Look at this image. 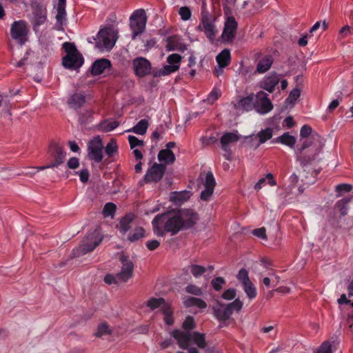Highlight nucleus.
Instances as JSON below:
<instances>
[{"label": "nucleus", "mask_w": 353, "mask_h": 353, "mask_svg": "<svg viewBox=\"0 0 353 353\" xmlns=\"http://www.w3.org/2000/svg\"><path fill=\"white\" fill-rule=\"evenodd\" d=\"M199 219L198 214L190 209L176 214L170 212L159 214L152 221L154 233L157 236H163L165 233L176 235L181 230L192 228Z\"/></svg>", "instance_id": "f257e3e1"}, {"label": "nucleus", "mask_w": 353, "mask_h": 353, "mask_svg": "<svg viewBox=\"0 0 353 353\" xmlns=\"http://www.w3.org/2000/svg\"><path fill=\"white\" fill-rule=\"evenodd\" d=\"M96 41L95 46L101 51H110L114 46L118 39V30L112 26H107L101 29L97 37H93Z\"/></svg>", "instance_id": "f03ea898"}, {"label": "nucleus", "mask_w": 353, "mask_h": 353, "mask_svg": "<svg viewBox=\"0 0 353 353\" xmlns=\"http://www.w3.org/2000/svg\"><path fill=\"white\" fill-rule=\"evenodd\" d=\"M147 23V16L143 9H138L133 12L130 17V26L132 30V39L144 32Z\"/></svg>", "instance_id": "7ed1b4c3"}, {"label": "nucleus", "mask_w": 353, "mask_h": 353, "mask_svg": "<svg viewBox=\"0 0 353 353\" xmlns=\"http://www.w3.org/2000/svg\"><path fill=\"white\" fill-rule=\"evenodd\" d=\"M29 28L28 23L24 20L14 21L10 27V36L21 46L28 41Z\"/></svg>", "instance_id": "20e7f679"}, {"label": "nucleus", "mask_w": 353, "mask_h": 353, "mask_svg": "<svg viewBox=\"0 0 353 353\" xmlns=\"http://www.w3.org/2000/svg\"><path fill=\"white\" fill-rule=\"evenodd\" d=\"M104 146L99 136L94 137L88 143V157L95 163H101L103 159Z\"/></svg>", "instance_id": "39448f33"}, {"label": "nucleus", "mask_w": 353, "mask_h": 353, "mask_svg": "<svg viewBox=\"0 0 353 353\" xmlns=\"http://www.w3.org/2000/svg\"><path fill=\"white\" fill-rule=\"evenodd\" d=\"M101 240V238L96 231L90 233L77 250L78 254L74 253V254L79 256L80 254L84 255L93 251L99 245Z\"/></svg>", "instance_id": "423d86ee"}, {"label": "nucleus", "mask_w": 353, "mask_h": 353, "mask_svg": "<svg viewBox=\"0 0 353 353\" xmlns=\"http://www.w3.org/2000/svg\"><path fill=\"white\" fill-rule=\"evenodd\" d=\"M132 67L134 74L139 77L143 78L151 73L152 65L146 58L139 57L132 61Z\"/></svg>", "instance_id": "0eeeda50"}, {"label": "nucleus", "mask_w": 353, "mask_h": 353, "mask_svg": "<svg viewBox=\"0 0 353 353\" xmlns=\"http://www.w3.org/2000/svg\"><path fill=\"white\" fill-rule=\"evenodd\" d=\"M201 20L205 36L212 41L216 35L215 26L213 23L211 14L205 9L204 4L202 6Z\"/></svg>", "instance_id": "6e6552de"}, {"label": "nucleus", "mask_w": 353, "mask_h": 353, "mask_svg": "<svg viewBox=\"0 0 353 353\" xmlns=\"http://www.w3.org/2000/svg\"><path fill=\"white\" fill-rule=\"evenodd\" d=\"M48 153L54 158V162L46 167L41 168V170L49 168L57 167L63 163L66 153L63 151L61 145L57 143H51L49 146Z\"/></svg>", "instance_id": "1a4fd4ad"}, {"label": "nucleus", "mask_w": 353, "mask_h": 353, "mask_svg": "<svg viewBox=\"0 0 353 353\" xmlns=\"http://www.w3.org/2000/svg\"><path fill=\"white\" fill-rule=\"evenodd\" d=\"M268 96L263 91H259L256 94L255 110L261 114H267L273 109V104Z\"/></svg>", "instance_id": "9d476101"}, {"label": "nucleus", "mask_w": 353, "mask_h": 353, "mask_svg": "<svg viewBox=\"0 0 353 353\" xmlns=\"http://www.w3.org/2000/svg\"><path fill=\"white\" fill-rule=\"evenodd\" d=\"M165 170L166 165L165 164L154 163L153 165L148 170L144 177L145 181L146 183L159 181L163 178Z\"/></svg>", "instance_id": "9b49d317"}, {"label": "nucleus", "mask_w": 353, "mask_h": 353, "mask_svg": "<svg viewBox=\"0 0 353 353\" xmlns=\"http://www.w3.org/2000/svg\"><path fill=\"white\" fill-rule=\"evenodd\" d=\"M240 139V136L234 132H226L220 139L222 150L225 152L224 157L226 159L230 160L231 158L232 151L230 145L237 142Z\"/></svg>", "instance_id": "f8f14e48"}, {"label": "nucleus", "mask_w": 353, "mask_h": 353, "mask_svg": "<svg viewBox=\"0 0 353 353\" xmlns=\"http://www.w3.org/2000/svg\"><path fill=\"white\" fill-rule=\"evenodd\" d=\"M122 263L121 270L117 274V277L121 281H127L132 275L134 264L127 256L121 257Z\"/></svg>", "instance_id": "ddd939ff"}, {"label": "nucleus", "mask_w": 353, "mask_h": 353, "mask_svg": "<svg viewBox=\"0 0 353 353\" xmlns=\"http://www.w3.org/2000/svg\"><path fill=\"white\" fill-rule=\"evenodd\" d=\"M33 18L32 21L33 30L37 32L39 28L44 24L47 20V10L41 6H37L32 12Z\"/></svg>", "instance_id": "4468645a"}, {"label": "nucleus", "mask_w": 353, "mask_h": 353, "mask_svg": "<svg viewBox=\"0 0 353 353\" xmlns=\"http://www.w3.org/2000/svg\"><path fill=\"white\" fill-rule=\"evenodd\" d=\"M112 68L111 61L105 58L96 60L92 65L91 73L92 76H98L109 71Z\"/></svg>", "instance_id": "2eb2a0df"}, {"label": "nucleus", "mask_w": 353, "mask_h": 353, "mask_svg": "<svg viewBox=\"0 0 353 353\" xmlns=\"http://www.w3.org/2000/svg\"><path fill=\"white\" fill-rule=\"evenodd\" d=\"M83 63V58L79 53L67 54L63 58V65L66 68L77 69Z\"/></svg>", "instance_id": "dca6fc26"}, {"label": "nucleus", "mask_w": 353, "mask_h": 353, "mask_svg": "<svg viewBox=\"0 0 353 353\" xmlns=\"http://www.w3.org/2000/svg\"><path fill=\"white\" fill-rule=\"evenodd\" d=\"M279 81L280 74L276 72H272L264 77L261 81V87L268 92L272 93Z\"/></svg>", "instance_id": "f3484780"}, {"label": "nucleus", "mask_w": 353, "mask_h": 353, "mask_svg": "<svg viewBox=\"0 0 353 353\" xmlns=\"http://www.w3.org/2000/svg\"><path fill=\"white\" fill-rule=\"evenodd\" d=\"M172 336L176 340L179 346L181 349L186 350L188 348L192 340L191 333L183 332L180 330H174L172 332Z\"/></svg>", "instance_id": "a211bd4d"}, {"label": "nucleus", "mask_w": 353, "mask_h": 353, "mask_svg": "<svg viewBox=\"0 0 353 353\" xmlns=\"http://www.w3.org/2000/svg\"><path fill=\"white\" fill-rule=\"evenodd\" d=\"M213 309L215 316L221 321H225L232 316L231 310L229 309L228 305L221 301H217L216 305L214 306Z\"/></svg>", "instance_id": "6ab92c4d"}, {"label": "nucleus", "mask_w": 353, "mask_h": 353, "mask_svg": "<svg viewBox=\"0 0 353 353\" xmlns=\"http://www.w3.org/2000/svg\"><path fill=\"white\" fill-rule=\"evenodd\" d=\"M237 23L235 19L233 17H228L225 23L222 37L227 41L232 40L234 38Z\"/></svg>", "instance_id": "aec40b11"}, {"label": "nucleus", "mask_w": 353, "mask_h": 353, "mask_svg": "<svg viewBox=\"0 0 353 353\" xmlns=\"http://www.w3.org/2000/svg\"><path fill=\"white\" fill-rule=\"evenodd\" d=\"M273 61L274 59L271 54L264 56L259 61L256 72L260 74L266 72L271 68Z\"/></svg>", "instance_id": "412c9836"}, {"label": "nucleus", "mask_w": 353, "mask_h": 353, "mask_svg": "<svg viewBox=\"0 0 353 353\" xmlns=\"http://www.w3.org/2000/svg\"><path fill=\"white\" fill-rule=\"evenodd\" d=\"M256 94H250V95L243 97L239 101V105L244 110L250 111L253 108L255 109Z\"/></svg>", "instance_id": "4be33fe9"}, {"label": "nucleus", "mask_w": 353, "mask_h": 353, "mask_svg": "<svg viewBox=\"0 0 353 353\" xmlns=\"http://www.w3.org/2000/svg\"><path fill=\"white\" fill-rule=\"evenodd\" d=\"M158 160L160 162H163V164L172 163L175 161V155L171 150L163 149L161 150L158 154Z\"/></svg>", "instance_id": "5701e85b"}, {"label": "nucleus", "mask_w": 353, "mask_h": 353, "mask_svg": "<svg viewBox=\"0 0 353 353\" xmlns=\"http://www.w3.org/2000/svg\"><path fill=\"white\" fill-rule=\"evenodd\" d=\"M231 55L228 49L223 50L216 57V61L221 68L227 67L230 63Z\"/></svg>", "instance_id": "b1692460"}, {"label": "nucleus", "mask_w": 353, "mask_h": 353, "mask_svg": "<svg viewBox=\"0 0 353 353\" xmlns=\"http://www.w3.org/2000/svg\"><path fill=\"white\" fill-rule=\"evenodd\" d=\"M66 0H58L57 6V15L56 19L57 23L62 25L63 21L65 19L66 11H65Z\"/></svg>", "instance_id": "393cba45"}, {"label": "nucleus", "mask_w": 353, "mask_h": 353, "mask_svg": "<svg viewBox=\"0 0 353 353\" xmlns=\"http://www.w3.org/2000/svg\"><path fill=\"white\" fill-rule=\"evenodd\" d=\"M190 192L189 191L174 192L170 196V201L175 204L180 205L190 199Z\"/></svg>", "instance_id": "a878e982"}, {"label": "nucleus", "mask_w": 353, "mask_h": 353, "mask_svg": "<svg viewBox=\"0 0 353 353\" xmlns=\"http://www.w3.org/2000/svg\"><path fill=\"white\" fill-rule=\"evenodd\" d=\"M134 218L132 214H128L121 219L119 223L120 232L125 234L131 228Z\"/></svg>", "instance_id": "bb28decb"}, {"label": "nucleus", "mask_w": 353, "mask_h": 353, "mask_svg": "<svg viewBox=\"0 0 353 353\" xmlns=\"http://www.w3.org/2000/svg\"><path fill=\"white\" fill-rule=\"evenodd\" d=\"M351 201L350 196H346L339 200L335 204V209L340 212L341 216H345L348 212V204Z\"/></svg>", "instance_id": "cd10ccee"}, {"label": "nucleus", "mask_w": 353, "mask_h": 353, "mask_svg": "<svg viewBox=\"0 0 353 353\" xmlns=\"http://www.w3.org/2000/svg\"><path fill=\"white\" fill-rule=\"evenodd\" d=\"M273 143L280 142L283 145H288L289 147H294L296 143V139L294 137L290 135L288 132H285L281 136L277 137L274 141Z\"/></svg>", "instance_id": "c85d7f7f"}, {"label": "nucleus", "mask_w": 353, "mask_h": 353, "mask_svg": "<svg viewBox=\"0 0 353 353\" xmlns=\"http://www.w3.org/2000/svg\"><path fill=\"white\" fill-rule=\"evenodd\" d=\"M85 97L81 94H74L69 99V104L74 109L81 108L85 103Z\"/></svg>", "instance_id": "c756f323"}, {"label": "nucleus", "mask_w": 353, "mask_h": 353, "mask_svg": "<svg viewBox=\"0 0 353 353\" xmlns=\"http://www.w3.org/2000/svg\"><path fill=\"white\" fill-rule=\"evenodd\" d=\"M148 128V122L146 119L140 120L137 125L133 127L129 132H133L134 133L139 135H143L145 134Z\"/></svg>", "instance_id": "7c9ffc66"}, {"label": "nucleus", "mask_w": 353, "mask_h": 353, "mask_svg": "<svg viewBox=\"0 0 353 353\" xmlns=\"http://www.w3.org/2000/svg\"><path fill=\"white\" fill-rule=\"evenodd\" d=\"M163 305H169V304L165 302L163 298H151L147 303V306L149 307L151 310H155L157 308L161 307V312H163Z\"/></svg>", "instance_id": "2f4dec72"}, {"label": "nucleus", "mask_w": 353, "mask_h": 353, "mask_svg": "<svg viewBox=\"0 0 353 353\" xmlns=\"http://www.w3.org/2000/svg\"><path fill=\"white\" fill-rule=\"evenodd\" d=\"M192 340L201 349H204L207 345L204 334L194 332L192 334Z\"/></svg>", "instance_id": "473e14b6"}, {"label": "nucleus", "mask_w": 353, "mask_h": 353, "mask_svg": "<svg viewBox=\"0 0 353 353\" xmlns=\"http://www.w3.org/2000/svg\"><path fill=\"white\" fill-rule=\"evenodd\" d=\"M242 286L247 296L250 300H252L256 298L257 295L256 289L251 281L245 284H243Z\"/></svg>", "instance_id": "72a5a7b5"}, {"label": "nucleus", "mask_w": 353, "mask_h": 353, "mask_svg": "<svg viewBox=\"0 0 353 353\" xmlns=\"http://www.w3.org/2000/svg\"><path fill=\"white\" fill-rule=\"evenodd\" d=\"M200 178L201 179L205 188L214 189L216 181L211 171H209L205 174L204 179L202 178V174L200 175Z\"/></svg>", "instance_id": "f704fd0d"}, {"label": "nucleus", "mask_w": 353, "mask_h": 353, "mask_svg": "<svg viewBox=\"0 0 353 353\" xmlns=\"http://www.w3.org/2000/svg\"><path fill=\"white\" fill-rule=\"evenodd\" d=\"M259 139V145L264 143L268 140L270 139L273 136L272 129L267 128L264 130H261L256 135Z\"/></svg>", "instance_id": "c9c22d12"}, {"label": "nucleus", "mask_w": 353, "mask_h": 353, "mask_svg": "<svg viewBox=\"0 0 353 353\" xmlns=\"http://www.w3.org/2000/svg\"><path fill=\"white\" fill-rule=\"evenodd\" d=\"M162 313L164 315L163 320L165 323L168 325H172L174 324V319H173V310L171 306L169 305H163V312Z\"/></svg>", "instance_id": "e433bc0d"}, {"label": "nucleus", "mask_w": 353, "mask_h": 353, "mask_svg": "<svg viewBox=\"0 0 353 353\" xmlns=\"http://www.w3.org/2000/svg\"><path fill=\"white\" fill-rule=\"evenodd\" d=\"M145 230L141 227H137L134 229L133 232L129 234L128 239L130 242H135L144 236Z\"/></svg>", "instance_id": "4c0bfd02"}, {"label": "nucleus", "mask_w": 353, "mask_h": 353, "mask_svg": "<svg viewBox=\"0 0 353 353\" xmlns=\"http://www.w3.org/2000/svg\"><path fill=\"white\" fill-rule=\"evenodd\" d=\"M103 149L108 157H112L118 151V146L116 141L113 139H111Z\"/></svg>", "instance_id": "58836bf2"}, {"label": "nucleus", "mask_w": 353, "mask_h": 353, "mask_svg": "<svg viewBox=\"0 0 353 353\" xmlns=\"http://www.w3.org/2000/svg\"><path fill=\"white\" fill-rule=\"evenodd\" d=\"M190 272L195 278H199L203 275L206 271L207 268L199 265H191L190 266Z\"/></svg>", "instance_id": "ea45409f"}, {"label": "nucleus", "mask_w": 353, "mask_h": 353, "mask_svg": "<svg viewBox=\"0 0 353 353\" xmlns=\"http://www.w3.org/2000/svg\"><path fill=\"white\" fill-rule=\"evenodd\" d=\"M117 210V206L114 203H107L103 209V214L104 217L113 216Z\"/></svg>", "instance_id": "a19ab883"}, {"label": "nucleus", "mask_w": 353, "mask_h": 353, "mask_svg": "<svg viewBox=\"0 0 353 353\" xmlns=\"http://www.w3.org/2000/svg\"><path fill=\"white\" fill-rule=\"evenodd\" d=\"M111 330L106 323H101L98 325L97 331L94 333L97 337H101L102 336L110 334Z\"/></svg>", "instance_id": "79ce46f5"}, {"label": "nucleus", "mask_w": 353, "mask_h": 353, "mask_svg": "<svg viewBox=\"0 0 353 353\" xmlns=\"http://www.w3.org/2000/svg\"><path fill=\"white\" fill-rule=\"evenodd\" d=\"M181 59L182 57L180 54L174 53L170 54L167 57V62L170 65H177L179 68Z\"/></svg>", "instance_id": "37998d69"}, {"label": "nucleus", "mask_w": 353, "mask_h": 353, "mask_svg": "<svg viewBox=\"0 0 353 353\" xmlns=\"http://www.w3.org/2000/svg\"><path fill=\"white\" fill-rule=\"evenodd\" d=\"M301 95V91L298 88L293 89L288 98L286 99V102L290 104H294L296 100L299 99V97Z\"/></svg>", "instance_id": "c03bdc74"}, {"label": "nucleus", "mask_w": 353, "mask_h": 353, "mask_svg": "<svg viewBox=\"0 0 353 353\" xmlns=\"http://www.w3.org/2000/svg\"><path fill=\"white\" fill-rule=\"evenodd\" d=\"M236 278L238 281L241 283V285L250 281V279L248 276V272L245 268H241L239 271Z\"/></svg>", "instance_id": "a18cd8bd"}, {"label": "nucleus", "mask_w": 353, "mask_h": 353, "mask_svg": "<svg viewBox=\"0 0 353 353\" xmlns=\"http://www.w3.org/2000/svg\"><path fill=\"white\" fill-rule=\"evenodd\" d=\"M225 283V280L221 276H218L212 280L211 284L215 291H220L223 285Z\"/></svg>", "instance_id": "49530a36"}, {"label": "nucleus", "mask_w": 353, "mask_h": 353, "mask_svg": "<svg viewBox=\"0 0 353 353\" xmlns=\"http://www.w3.org/2000/svg\"><path fill=\"white\" fill-rule=\"evenodd\" d=\"M182 326L183 328L185 330V332H190V330H193L195 327L194 318L191 316H187L184 322L183 323Z\"/></svg>", "instance_id": "de8ad7c7"}, {"label": "nucleus", "mask_w": 353, "mask_h": 353, "mask_svg": "<svg viewBox=\"0 0 353 353\" xmlns=\"http://www.w3.org/2000/svg\"><path fill=\"white\" fill-rule=\"evenodd\" d=\"M315 158L316 154H312L309 156L298 157L297 160L300 161L301 166L304 168L312 164V163L315 160Z\"/></svg>", "instance_id": "09e8293b"}, {"label": "nucleus", "mask_w": 353, "mask_h": 353, "mask_svg": "<svg viewBox=\"0 0 353 353\" xmlns=\"http://www.w3.org/2000/svg\"><path fill=\"white\" fill-rule=\"evenodd\" d=\"M231 310L232 314L234 311L239 312L243 307V303L239 299H236L233 302L227 304Z\"/></svg>", "instance_id": "8fccbe9b"}, {"label": "nucleus", "mask_w": 353, "mask_h": 353, "mask_svg": "<svg viewBox=\"0 0 353 353\" xmlns=\"http://www.w3.org/2000/svg\"><path fill=\"white\" fill-rule=\"evenodd\" d=\"M179 14L183 21L189 20L192 15L190 9L187 6L181 7L179 10Z\"/></svg>", "instance_id": "3c124183"}, {"label": "nucleus", "mask_w": 353, "mask_h": 353, "mask_svg": "<svg viewBox=\"0 0 353 353\" xmlns=\"http://www.w3.org/2000/svg\"><path fill=\"white\" fill-rule=\"evenodd\" d=\"M352 190V185L349 184L342 183L337 185L335 188V190L337 192L336 196H340L342 192H349Z\"/></svg>", "instance_id": "603ef678"}, {"label": "nucleus", "mask_w": 353, "mask_h": 353, "mask_svg": "<svg viewBox=\"0 0 353 353\" xmlns=\"http://www.w3.org/2000/svg\"><path fill=\"white\" fill-rule=\"evenodd\" d=\"M185 291L188 293L195 295V296H201L203 294V292L199 287H198L195 285H192V284L188 285L185 288Z\"/></svg>", "instance_id": "864d4df0"}, {"label": "nucleus", "mask_w": 353, "mask_h": 353, "mask_svg": "<svg viewBox=\"0 0 353 353\" xmlns=\"http://www.w3.org/2000/svg\"><path fill=\"white\" fill-rule=\"evenodd\" d=\"M315 353H332V345L330 341L323 342Z\"/></svg>", "instance_id": "5fc2aeb1"}, {"label": "nucleus", "mask_w": 353, "mask_h": 353, "mask_svg": "<svg viewBox=\"0 0 353 353\" xmlns=\"http://www.w3.org/2000/svg\"><path fill=\"white\" fill-rule=\"evenodd\" d=\"M236 294V290L234 288H230L223 292V293L221 295V297L225 300L230 301L235 298Z\"/></svg>", "instance_id": "6e6d98bb"}, {"label": "nucleus", "mask_w": 353, "mask_h": 353, "mask_svg": "<svg viewBox=\"0 0 353 353\" xmlns=\"http://www.w3.org/2000/svg\"><path fill=\"white\" fill-rule=\"evenodd\" d=\"M221 94V90L219 88H214L208 94V101L209 102L213 103L214 101L217 100L219 98Z\"/></svg>", "instance_id": "4d7b16f0"}, {"label": "nucleus", "mask_w": 353, "mask_h": 353, "mask_svg": "<svg viewBox=\"0 0 353 353\" xmlns=\"http://www.w3.org/2000/svg\"><path fill=\"white\" fill-rule=\"evenodd\" d=\"M128 141L132 149L137 146H142L143 145V141L139 140L137 137L132 135L128 136Z\"/></svg>", "instance_id": "13d9d810"}, {"label": "nucleus", "mask_w": 353, "mask_h": 353, "mask_svg": "<svg viewBox=\"0 0 353 353\" xmlns=\"http://www.w3.org/2000/svg\"><path fill=\"white\" fill-rule=\"evenodd\" d=\"M161 69L164 75L166 76L177 71L179 70V67L177 65H170L168 64L164 65Z\"/></svg>", "instance_id": "bf43d9fd"}, {"label": "nucleus", "mask_w": 353, "mask_h": 353, "mask_svg": "<svg viewBox=\"0 0 353 353\" xmlns=\"http://www.w3.org/2000/svg\"><path fill=\"white\" fill-rule=\"evenodd\" d=\"M213 192L214 189L205 188V190L201 193L200 198L203 201H208Z\"/></svg>", "instance_id": "052dcab7"}, {"label": "nucleus", "mask_w": 353, "mask_h": 353, "mask_svg": "<svg viewBox=\"0 0 353 353\" xmlns=\"http://www.w3.org/2000/svg\"><path fill=\"white\" fill-rule=\"evenodd\" d=\"M67 54H73L78 52L76 47L71 43L65 42L63 45Z\"/></svg>", "instance_id": "680f3d73"}, {"label": "nucleus", "mask_w": 353, "mask_h": 353, "mask_svg": "<svg viewBox=\"0 0 353 353\" xmlns=\"http://www.w3.org/2000/svg\"><path fill=\"white\" fill-rule=\"evenodd\" d=\"M312 128L308 125H304L302 126L300 131V136L302 138H307L312 133Z\"/></svg>", "instance_id": "e2e57ef3"}, {"label": "nucleus", "mask_w": 353, "mask_h": 353, "mask_svg": "<svg viewBox=\"0 0 353 353\" xmlns=\"http://www.w3.org/2000/svg\"><path fill=\"white\" fill-rule=\"evenodd\" d=\"M253 234L262 239H266V230L265 228H260L253 230Z\"/></svg>", "instance_id": "0e129e2a"}, {"label": "nucleus", "mask_w": 353, "mask_h": 353, "mask_svg": "<svg viewBox=\"0 0 353 353\" xmlns=\"http://www.w3.org/2000/svg\"><path fill=\"white\" fill-rule=\"evenodd\" d=\"M145 245L149 250L153 251L160 245V241L155 239L148 241Z\"/></svg>", "instance_id": "69168bd1"}, {"label": "nucleus", "mask_w": 353, "mask_h": 353, "mask_svg": "<svg viewBox=\"0 0 353 353\" xmlns=\"http://www.w3.org/2000/svg\"><path fill=\"white\" fill-rule=\"evenodd\" d=\"M119 125V123L117 121H114L107 123L104 127L103 130L105 132H110L117 128Z\"/></svg>", "instance_id": "338daca9"}, {"label": "nucleus", "mask_w": 353, "mask_h": 353, "mask_svg": "<svg viewBox=\"0 0 353 353\" xmlns=\"http://www.w3.org/2000/svg\"><path fill=\"white\" fill-rule=\"evenodd\" d=\"M68 166L70 169H76L79 166V159L76 157L70 158L68 161Z\"/></svg>", "instance_id": "774afa93"}]
</instances>
